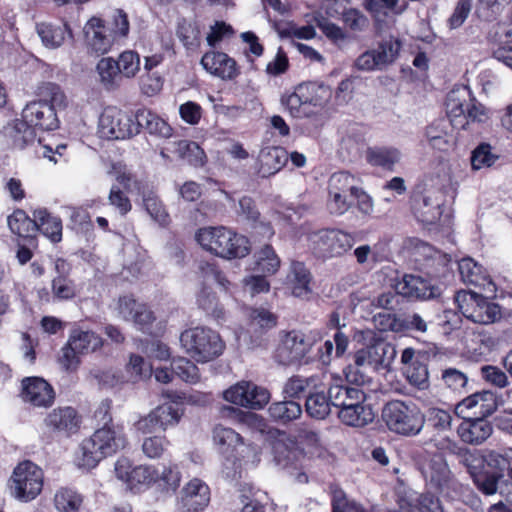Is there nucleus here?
Wrapping results in <instances>:
<instances>
[{"label":"nucleus","instance_id":"obj_1","mask_svg":"<svg viewBox=\"0 0 512 512\" xmlns=\"http://www.w3.org/2000/svg\"><path fill=\"white\" fill-rule=\"evenodd\" d=\"M127 444L128 440L123 427L102 426L82 441L78 465L86 469L94 468L102 459L123 450Z\"/></svg>","mask_w":512,"mask_h":512},{"label":"nucleus","instance_id":"obj_2","mask_svg":"<svg viewBox=\"0 0 512 512\" xmlns=\"http://www.w3.org/2000/svg\"><path fill=\"white\" fill-rule=\"evenodd\" d=\"M196 240L206 251L225 259L243 258L250 252L249 240L224 226L201 228Z\"/></svg>","mask_w":512,"mask_h":512},{"label":"nucleus","instance_id":"obj_3","mask_svg":"<svg viewBox=\"0 0 512 512\" xmlns=\"http://www.w3.org/2000/svg\"><path fill=\"white\" fill-rule=\"evenodd\" d=\"M179 339L185 353L198 363L213 361L225 350V343L219 333L208 327L188 328L180 334Z\"/></svg>","mask_w":512,"mask_h":512},{"label":"nucleus","instance_id":"obj_4","mask_svg":"<svg viewBox=\"0 0 512 512\" xmlns=\"http://www.w3.org/2000/svg\"><path fill=\"white\" fill-rule=\"evenodd\" d=\"M382 419L389 430L403 436H416L425 425V415L415 404L399 400L384 406Z\"/></svg>","mask_w":512,"mask_h":512},{"label":"nucleus","instance_id":"obj_5","mask_svg":"<svg viewBox=\"0 0 512 512\" xmlns=\"http://www.w3.org/2000/svg\"><path fill=\"white\" fill-rule=\"evenodd\" d=\"M271 454L275 464L288 470L297 482H308V476L304 471L307 458L304 449L299 446L294 438L285 433H279L271 443Z\"/></svg>","mask_w":512,"mask_h":512},{"label":"nucleus","instance_id":"obj_6","mask_svg":"<svg viewBox=\"0 0 512 512\" xmlns=\"http://www.w3.org/2000/svg\"><path fill=\"white\" fill-rule=\"evenodd\" d=\"M319 338L320 335L316 331H282L274 358L285 366L301 364Z\"/></svg>","mask_w":512,"mask_h":512},{"label":"nucleus","instance_id":"obj_7","mask_svg":"<svg viewBox=\"0 0 512 512\" xmlns=\"http://www.w3.org/2000/svg\"><path fill=\"white\" fill-rule=\"evenodd\" d=\"M43 484L42 469L31 461H23L14 468L10 478L11 495L21 502H30L41 493Z\"/></svg>","mask_w":512,"mask_h":512},{"label":"nucleus","instance_id":"obj_8","mask_svg":"<svg viewBox=\"0 0 512 512\" xmlns=\"http://www.w3.org/2000/svg\"><path fill=\"white\" fill-rule=\"evenodd\" d=\"M365 339L367 344L354 354V363L373 371L388 368L396 356L394 346L370 330L365 332Z\"/></svg>","mask_w":512,"mask_h":512},{"label":"nucleus","instance_id":"obj_9","mask_svg":"<svg viewBox=\"0 0 512 512\" xmlns=\"http://www.w3.org/2000/svg\"><path fill=\"white\" fill-rule=\"evenodd\" d=\"M310 247L322 258H333L345 254L354 245L351 234L339 229H322L310 233Z\"/></svg>","mask_w":512,"mask_h":512},{"label":"nucleus","instance_id":"obj_10","mask_svg":"<svg viewBox=\"0 0 512 512\" xmlns=\"http://www.w3.org/2000/svg\"><path fill=\"white\" fill-rule=\"evenodd\" d=\"M98 127L101 136L107 139H126L139 133L132 116L115 106L104 108Z\"/></svg>","mask_w":512,"mask_h":512},{"label":"nucleus","instance_id":"obj_11","mask_svg":"<svg viewBox=\"0 0 512 512\" xmlns=\"http://www.w3.org/2000/svg\"><path fill=\"white\" fill-rule=\"evenodd\" d=\"M509 456L506 449H482V493L493 495L504 483L503 472L509 467Z\"/></svg>","mask_w":512,"mask_h":512},{"label":"nucleus","instance_id":"obj_12","mask_svg":"<svg viewBox=\"0 0 512 512\" xmlns=\"http://www.w3.org/2000/svg\"><path fill=\"white\" fill-rule=\"evenodd\" d=\"M114 471L117 479L124 482L132 491L140 492L155 486L157 478V466L155 465L134 466L128 458L121 457L116 461Z\"/></svg>","mask_w":512,"mask_h":512},{"label":"nucleus","instance_id":"obj_13","mask_svg":"<svg viewBox=\"0 0 512 512\" xmlns=\"http://www.w3.org/2000/svg\"><path fill=\"white\" fill-rule=\"evenodd\" d=\"M469 100L471 92L466 86L455 88L448 93L445 105L452 126L465 129L470 121L477 120L478 109L475 104L469 105Z\"/></svg>","mask_w":512,"mask_h":512},{"label":"nucleus","instance_id":"obj_14","mask_svg":"<svg viewBox=\"0 0 512 512\" xmlns=\"http://www.w3.org/2000/svg\"><path fill=\"white\" fill-rule=\"evenodd\" d=\"M497 408L495 393L482 388V441L492 435L493 427L512 433V413Z\"/></svg>","mask_w":512,"mask_h":512},{"label":"nucleus","instance_id":"obj_15","mask_svg":"<svg viewBox=\"0 0 512 512\" xmlns=\"http://www.w3.org/2000/svg\"><path fill=\"white\" fill-rule=\"evenodd\" d=\"M401 43L398 39L389 38L382 41L377 49L362 53L355 60L354 66L360 71L380 70L392 63L398 55Z\"/></svg>","mask_w":512,"mask_h":512},{"label":"nucleus","instance_id":"obj_16","mask_svg":"<svg viewBox=\"0 0 512 512\" xmlns=\"http://www.w3.org/2000/svg\"><path fill=\"white\" fill-rule=\"evenodd\" d=\"M443 192L439 189H425L413 201V212L421 223L430 225L436 223L442 215Z\"/></svg>","mask_w":512,"mask_h":512},{"label":"nucleus","instance_id":"obj_17","mask_svg":"<svg viewBox=\"0 0 512 512\" xmlns=\"http://www.w3.org/2000/svg\"><path fill=\"white\" fill-rule=\"evenodd\" d=\"M84 35L87 48L97 55L107 53L117 41L110 27L99 17H92L87 21Z\"/></svg>","mask_w":512,"mask_h":512},{"label":"nucleus","instance_id":"obj_18","mask_svg":"<svg viewBox=\"0 0 512 512\" xmlns=\"http://www.w3.org/2000/svg\"><path fill=\"white\" fill-rule=\"evenodd\" d=\"M421 473L431 488L446 492L454 487V480L451 471L440 454L431 456L421 466Z\"/></svg>","mask_w":512,"mask_h":512},{"label":"nucleus","instance_id":"obj_19","mask_svg":"<svg viewBox=\"0 0 512 512\" xmlns=\"http://www.w3.org/2000/svg\"><path fill=\"white\" fill-rule=\"evenodd\" d=\"M396 292L409 299L428 300L440 295V289L420 275L406 274L395 285Z\"/></svg>","mask_w":512,"mask_h":512},{"label":"nucleus","instance_id":"obj_20","mask_svg":"<svg viewBox=\"0 0 512 512\" xmlns=\"http://www.w3.org/2000/svg\"><path fill=\"white\" fill-rule=\"evenodd\" d=\"M491 55L512 69V28L505 23H496L487 36Z\"/></svg>","mask_w":512,"mask_h":512},{"label":"nucleus","instance_id":"obj_21","mask_svg":"<svg viewBox=\"0 0 512 512\" xmlns=\"http://www.w3.org/2000/svg\"><path fill=\"white\" fill-rule=\"evenodd\" d=\"M213 440L222 454L229 452H236V454H243L244 452H252L253 459L252 465H257L260 462L258 450L253 445H245L240 434L233 429L218 425L213 430Z\"/></svg>","mask_w":512,"mask_h":512},{"label":"nucleus","instance_id":"obj_22","mask_svg":"<svg viewBox=\"0 0 512 512\" xmlns=\"http://www.w3.org/2000/svg\"><path fill=\"white\" fill-rule=\"evenodd\" d=\"M22 118L34 130H54L58 127L56 111L48 103L31 101L23 109Z\"/></svg>","mask_w":512,"mask_h":512},{"label":"nucleus","instance_id":"obj_23","mask_svg":"<svg viewBox=\"0 0 512 512\" xmlns=\"http://www.w3.org/2000/svg\"><path fill=\"white\" fill-rule=\"evenodd\" d=\"M209 501V487L202 480L194 478L182 489L180 512H202Z\"/></svg>","mask_w":512,"mask_h":512},{"label":"nucleus","instance_id":"obj_24","mask_svg":"<svg viewBox=\"0 0 512 512\" xmlns=\"http://www.w3.org/2000/svg\"><path fill=\"white\" fill-rule=\"evenodd\" d=\"M22 399L36 407L50 406L54 401L51 385L39 377H28L22 381Z\"/></svg>","mask_w":512,"mask_h":512},{"label":"nucleus","instance_id":"obj_25","mask_svg":"<svg viewBox=\"0 0 512 512\" xmlns=\"http://www.w3.org/2000/svg\"><path fill=\"white\" fill-rule=\"evenodd\" d=\"M56 275L51 281V291L57 300H70L76 296V285L69 277L71 265L63 258L54 261Z\"/></svg>","mask_w":512,"mask_h":512},{"label":"nucleus","instance_id":"obj_26","mask_svg":"<svg viewBox=\"0 0 512 512\" xmlns=\"http://www.w3.org/2000/svg\"><path fill=\"white\" fill-rule=\"evenodd\" d=\"M80 424L81 418L72 407L54 409L45 418V425L49 429L66 436L76 433Z\"/></svg>","mask_w":512,"mask_h":512},{"label":"nucleus","instance_id":"obj_27","mask_svg":"<svg viewBox=\"0 0 512 512\" xmlns=\"http://www.w3.org/2000/svg\"><path fill=\"white\" fill-rule=\"evenodd\" d=\"M1 137L5 145L23 149L35 141L36 131L23 118L22 120L16 119L3 127Z\"/></svg>","mask_w":512,"mask_h":512},{"label":"nucleus","instance_id":"obj_28","mask_svg":"<svg viewBox=\"0 0 512 512\" xmlns=\"http://www.w3.org/2000/svg\"><path fill=\"white\" fill-rule=\"evenodd\" d=\"M201 65L210 74L224 80H231L238 75L234 59L222 52H207L201 59Z\"/></svg>","mask_w":512,"mask_h":512},{"label":"nucleus","instance_id":"obj_29","mask_svg":"<svg viewBox=\"0 0 512 512\" xmlns=\"http://www.w3.org/2000/svg\"><path fill=\"white\" fill-rule=\"evenodd\" d=\"M311 274L303 262L292 261L287 274V284L295 297L306 298L312 292Z\"/></svg>","mask_w":512,"mask_h":512},{"label":"nucleus","instance_id":"obj_30","mask_svg":"<svg viewBox=\"0 0 512 512\" xmlns=\"http://www.w3.org/2000/svg\"><path fill=\"white\" fill-rule=\"evenodd\" d=\"M36 31L43 45L49 49H57L63 45L66 38H73L72 30L68 23L55 25L52 23H39Z\"/></svg>","mask_w":512,"mask_h":512},{"label":"nucleus","instance_id":"obj_31","mask_svg":"<svg viewBox=\"0 0 512 512\" xmlns=\"http://www.w3.org/2000/svg\"><path fill=\"white\" fill-rule=\"evenodd\" d=\"M259 173L263 177L276 174L288 161V153L282 147L268 146L259 153Z\"/></svg>","mask_w":512,"mask_h":512},{"label":"nucleus","instance_id":"obj_32","mask_svg":"<svg viewBox=\"0 0 512 512\" xmlns=\"http://www.w3.org/2000/svg\"><path fill=\"white\" fill-rule=\"evenodd\" d=\"M340 421L352 427H364L373 422L375 418L374 411L369 404L364 401L354 402L351 406L338 411Z\"/></svg>","mask_w":512,"mask_h":512},{"label":"nucleus","instance_id":"obj_33","mask_svg":"<svg viewBox=\"0 0 512 512\" xmlns=\"http://www.w3.org/2000/svg\"><path fill=\"white\" fill-rule=\"evenodd\" d=\"M425 139L433 150L447 153L456 145L455 136L448 130L445 123H432L426 127Z\"/></svg>","mask_w":512,"mask_h":512},{"label":"nucleus","instance_id":"obj_34","mask_svg":"<svg viewBox=\"0 0 512 512\" xmlns=\"http://www.w3.org/2000/svg\"><path fill=\"white\" fill-rule=\"evenodd\" d=\"M328 394L331 397L332 406L339 410L351 406L354 402L359 403V401L366 400V395L362 390L338 383V381L329 385Z\"/></svg>","mask_w":512,"mask_h":512},{"label":"nucleus","instance_id":"obj_35","mask_svg":"<svg viewBox=\"0 0 512 512\" xmlns=\"http://www.w3.org/2000/svg\"><path fill=\"white\" fill-rule=\"evenodd\" d=\"M69 345L82 355L93 353L103 345V339L92 330L75 327L68 337Z\"/></svg>","mask_w":512,"mask_h":512},{"label":"nucleus","instance_id":"obj_36","mask_svg":"<svg viewBox=\"0 0 512 512\" xmlns=\"http://www.w3.org/2000/svg\"><path fill=\"white\" fill-rule=\"evenodd\" d=\"M325 389L326 386L322 382L321 388H312L306 397V412L312 418L325 419L331 412V397Z\"/></svg>","mask_w":512,"mask_h":512},{"label":"nucleus","instance_id":"obj_37","mask_svg":"<svg viewBox=\"0 0 512 512\" xmlns=\"http://www.w3.org/2000/svg\"><path fill=\"white\" fill-rule=\"evenodd\" d=\"M138 130L140 127L145 128L150 134L169 138L172 136L171 126L156 113L148 109L138 110L135 116Z\"/></svg>","mask_w":512,"mask_h":512},{"label":"nucleus","instance_id":"obj_38","mask_svg":"<svg viewBox=\"0 0 512 512\" xmlns=\"http://www.w3.org/2000/svg\"><path fill=\"white\" fill-rule=\"evenodd\" d=\"M309 108L323 109L330 102L333 91L329 85L322 82H307L300 84Z\"/></svg>","mask_w":512,"mask_h":512},{"label":"nucleus","instance_id":"obj_39","mask_svg":"<svg viewBox=\"0 0 512 512\" xmlns=\"http://www.w3.org/2000/svg\"><path fill=\"white\" fill-rule=\"evenodd\" d=\"M366 159L372 166L393 171L401 160V152L394 147H373L367 150Z\"/></svg>","mask_w":512,"mask_h":512},{"label":"nucleus","instance_id":"obj_40","mask_svg":"<svg viewBox=\"0 0 512 512\" xmlns=\"http://www.w3.org/2000/svg\"><path fill=\"white\" fill-rule=\"evenodd\" d=\"M281 104L293 118H307L315 114V111L309 108L300 85L292 93L283 95Z\"/></svg>","mask_w":512,"mask_h":512},{"label":"nucleus","instance_id":"obj_41","mask_svg":"<svg viewBox=\"0 0 512 512\" xmlns=\"http://www.w3.org/2000/svg\"><path fill=\"white\" fill-rule=\"evenodd\" d=\"M33 217L36 219L37 230L54 243L61 241L62 222L60 218L51 215L45 209L35 210Z\"/></svg>","mask_w":512,"mask_h":512},{"label":"nucleus","instance_id":"obj_42","mask_svg":"<svg viewBox=\"0 0 512 512\" xmlns=\"http://www.w3.org/2000/svg\"><path fill=\"white\" fill-rule=\"evenodd\" d=\"M322 376L312 375L310 377H302L294 375L287 379L284 383L282 393L288 398H297L307 389L310 391L312 388H321Z\"/></svg>","mask_w":512,"mask_h":512},{"label":"nucleus","instance_id":"obj_43","mask_svg":"<svg viewBox=\"0 0 512 512\" xmlns=\"http://www.w3.org/2000/svg\"><path fill=\"white\" fill-rule=\"evenodd\" d=\"M39 102L48 103L56 111L57 108L67 106V98L61 87L53 82H43L36 89Z\"/></svg>","mask_w":512,"mask_h":512},{"label":"nucleus","instance_id":"obj_44","mask_svg":"<svg viewBox=\"0 0 512 512\" xmlns=\"http://www.w3.org/2000/svg\"><path fill=\"white\" fill-rule=\"evenodd\" d=\"M171 152L178 155L179 158L187 161L193 166H202L205 162V153L203 149L193 141L180 140L173 142Z\"/></svg>","mask_w":512,"mask_h":512},{"label":"nucleus","instance_id":"obj_45","mask_svg":"<svg viewBox=\"0 0 512 512\" xmlns=\"http://www.w3.org/2000/svg\"><path fill=\"white\" fill-rule=\"evenodd\" d=\"M428 179L430 180L434 189H439L443 192V188L450 184L452 179L451 164L447 158L438 157L430 164Z\"/></svg>","mask_w":512,"mask_h":512},{"label":"nucleus","instance_id":"obj_46","mask_svg":"<svg viewBox=\"0 0 512 512\" xmlns=\"http://www.w3.org/2000/svg\"><path fill=\"white\" fill-rule=\"evenodd\" d=\"M254 270L264 275L275 274L281 265V260L271 245H264L260 250L255 252Z\"/></svg>","mask_w":512,"mask_h":512},{"label":"nucleus","instance_id":"obj_47","mask_svg":"<svg viewBox=\"0 0 512 512\" xmlns=\"http://www.w3.org/2000/svg\"><path fill=\"white\" fill-rule=\"evenodd\" d=\"M455 300L461 313L469 320L477 323L480 318V296L475 291H459Z\"/></svg>","mask_w":512,"mask_h":512},{"label":"nucleus","instance_id":"obj_48","mask_svg":"<svg viewBox=\"0 0 512 512\" xmlns=\"http://www.w3.org/2000/svg\"><path fill=\"white\" fill-rule=\"evenodd\" d=\"M181 482V473L176 464L157 466L155 486L161 491L175 492Z\"/></svg>","mask_w":512,"mask_h":512},{"label":"nucleus","instance_id":"obj_49","mask_svg":"<svg viewBox=\"0 0 512 512\" xmlns=\"http://www.w3.org/2000/svg\"><path fill=\"white\" fill-rule=\"evenodd\" d=\"M358 179L346 171L332 174L328 180L327 192L353 196L358 188Z\"/></svg>","mask_w":512,"mask_h":512},{"label":"nucleus","instance_id":"obj_50","mask_svg":"<svg viewBox=\"0 0 512 512\" xmlns=\"http://www.w3.org/2000/svg\"><path fill=\"white\" fill-rule=\"evenodd\" d=\"M12 233L20 237H30L37 231L36 219H31L23 210H16L7 218Z\"/></svg>","mask_w":512,"mask_h":512},{"label":"nucleus","instance_id":"obj_51","mask_svg":"<svg viewBox=\"0 0 512 512\" xmlns=\"http://www.w3.org/2000/svg\"><path fill=\"white\" fill-rule=\"evenodd\" d=\"M224 460L222 463V473L227 479H236L241 477L242 467L244 463H251L253 459L252 452H244L243 454H236V452H229L223 454Z\"/></svg>","mask_w":512,"mask_h":512},{"label":"nucleus","instance_id":"obj_52","mask_svg":"<svg viewBox=\"0 0 512 512\" xmlns=\"http://www.w3.org/2000/svg\"><path fill=\"white\" fill-rule=\"evenodd\" d=\"M82 503V496L70 488H61L54 495V506L58 512H78Z\"/></svg>","mask_w":512,"mask_h":512},{"label":"nucleus","instance_id":"obj_53","mask_svg":"<svg viewBox=\"0 0 512 512\" xmlns=\"http://www.w3.org/2000/svg\"><path fill=\"white\" fill-rule=\"evenodd\" d=\"M153 411L157 417L160 429L163 431L176 426L183 416V410L174 402L159 405Z\"/></svg>","mask_w":512,"mask_h":512},{"label":"nucleus","instance_id":"obj_54","mask_svg":"<svg viewBox=\"0 0 512 512\" xmlns=\"http://www.w3.org/2000/svg\"><path fill=\"white\" fill-rule=\"evenodd\" d=\"M101 84L106 89H114L118 86L121 76L118 72L116 61L111 57L102 58L96 66Z\"/></svg>","mask_w":512,"mask_h":512},{"label":"nucleus","instance_id":"obj_55","mask_svg":"<svg viewBox=\"0 0 512 512\" xmlns=\"http://www.w3.org/2000/svg\"><path fill=\"white\" fill-rule=\"evenodd\" d=\"M268 411L275 420L288 422L297 419L302 413V408L296 401L285 400L273 403Z\"/></svg>","mask_w":512,"mask_h":512},{"label":"nucleus","instance_id":"obj_56","mask_svg":"<svg viewBox=\"0 0 512 512\" xmlns=\"http://www.w3.org/2000/svg\"><path fill=\"white\" fill-rule=\"evenodd\" d=\"M173 374L186 383L195 384L200 380L199 369L191 360L185 357L173 359L171 363Z\"/></svg>","mask_w":512,"mask_h":512},{"label":"nucleus","instance_id":"obj_57","mask_svg":"<svg viewBox=\"0 0 512 512\" xmlns=\"http://www.w3.org/2000/svg\"><path fill=\"white\" fill-rule=\"evenodd\" d=\"M197 303L200 308L211 314L216 319L224 317V310L218 304L217 297L212 289L205 284L202 285L199 293L197 294Z\"/></svg>","mask_w":512,"mask_h":512},{"label":"nucleus","instance_id":"obj_58","mask_svg":"<svg viewBox=\"0 0 512 512\" xmlns=\"http://www.w3.org/2000/svg\"><path fill=\"white\" fill-rule=\"evenodd\" d=\"M116 64L120 76L132 78L140 70V57L134 51H124L120 54Z\"/></svg>","mask_w":512,"mask_h":512},{"label":"nucleus","instance_id":"obj_59","mask_svg":"<svg viewBox=\"0 0 512 512\" xmlns=\"http://www.w3.org/2000/svg\"><path fill=\"white\" fill-rule=\"evenodd\" d=\"M251 389L250 381H240L223 392V398L232 404L246 407L249 403L247 394Z\"/></svg>","mask_w":512,"mask_h":512},{"label":"nucleus","instance_id":"obj_60","mask_svg":"<svg viewBox=\"0 0 512 512\" xmlns=\"http://www.w3.org/2000/svg\"><path fill=\"white\" fill-rule=\"evenodd\" d=\"M405 374L411 385L419 389L428 387V368L424 363L419 361L412 362L406 367Z\"/></svg>","mask_w":512,"mask_h":512},{"label":"nucleus","instance_id":"obj_61","mask_svg":"<svg viewBox=\"0 0 512 512\" xmlns=\"http://www.w3.org/2000/svg\"><path fill=\"white\" fill-rule=\"evenodd\" d=\"M170 442L165 436H150L143 440L142 451L150 459H157L163 456Z\"/></svg>","mask_w":512,"mask_h":512},{"label":"nucleus","instance_id":"obj_62","mask_svg":"<svg viewBox=\"0 0 512 512\" xmlns=\"http://www.w3.org/2000/svg\"><path fill=\"white\" fill-rule=\"evenodd\" d=\"M457 432L463 442L472 445L478 444L480 438V418L463 419Z\"/></svg>","mask_w":512,"mask_h":512},{"label":"nucleus","instance_id":"obj_63","mask_svg":"<svg viewBox=\"0 0 512 512\" xmlns=\"http://www.w3.org/2000/svg\"><path fill=\"white\" fill-rule=\"evenodd\" d=\"M326 208L331 215H344L353 204L349 196L333 192H327Z\"/></svg>","mask_w":512,"mask_h":512},{"label":"nucleus","instance_id":"obj_64","mask_svg":"<svg viewBox=\"0 0 512 512\" xmlns=\"http://www.w3.org/2000/svg\"><path fill=\"white\" fill-rule=\"evenodd\" d=\"M461 280L470 285H477L480 280V266L472 258H463L458 263Z\"/></svg>","mask_w":512,"mask_h":512}]
</instances>
